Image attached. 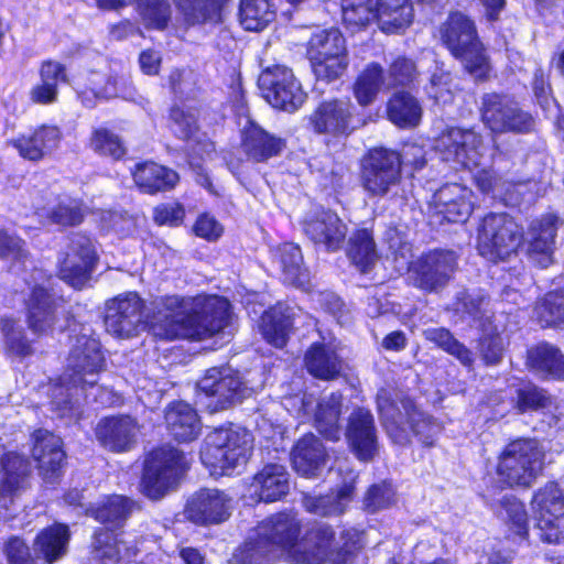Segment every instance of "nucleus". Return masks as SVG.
Listing matches in <instances>:
<instances>
[{
	"label": "nucleus",
	"instance_id": "obj_1",
	"mask_svg": "<svg viewBox=\"0 0 564 564\" xmlns=\"http://www.w3.org/2000/svg\"><path fill=\"white\" fill-rule=\"evenodd\" d=\"M300 521L291 512L274 514L253 528L235 552L238 564H272L284 558L296 564H354L356 551L364 545V533L349 529L343 533V547L330 551L334 532L321 527L299 540Z\"/></svg>",
	"mask_w": 564,
	"mask_h": 564
},
{
	"label": "nucleus",
	"instance_id": "obj_2",
	"mask_svg": "<svg viewBox=\"0 0 564 564\" xmlns=\"http://www.w3.org/2000/svg\"><path fill=\"white\" fill-rule=\"evenodd\" d=\"M230 316V304L223 297L169 295L155 300L150 328L162 339L204 340L227 328Z\"/></svg>",
	"mask_w": 564,
	"mask_h": 564
},
{
	"label": "nucleus",
	"instance_id": "obj_3",
	"mask_svg": "<svg viewBox=\"0 0 564 564\" xmlns=\"http://www.w3.org/2000/svg\"><path fill=\"white\" fill-rule=\"evenodd\" d=\"M105 368V357L97 338L82 334L74 345L69 359L68 371L62 382L46 388L52 403L61 416L77 417L82 399L89 397L88 389H94L98 375Z\"/></svg>",
	"mask_w": 564,
	"mask_h": 564
},
{
	"label": "nucleus",
	"instance_id": "obj_4",
	"mask_svg": "<svg viewBox=\"0 0 564 564\" xmlns=\"http://www.w3.org/2000/svg\"><path fill=\"white\" fill-rule=\"evenodd\" d=\"M378 412L387 434L398 445H406L413 433L425 446H433L442 426L421 412L409 398H399L390 389L377 394Z\"/></svg>",
	"mask_w": 564,
	"mask_h": 564
},
{
	"label": "nucleus",
	"instance_id": "obj_5",
	"mask_svg": "<svg viewBox=\"0 0 564 564\" xmlns=\"http://www.w3.org/2000/svg\"><path fill=\"white\" fill-rule=\"evenodd\" d=\"M435 149L443 161L470 171L477 187L489 193L497 180L488 169L490 154L481 137L473 129L447 128L435 141Z\"/></svg>",
	"mask_w": 564,
	"mask_h": 564
},
{
	"label": "nucleus",
	"instance_id": "obj_6",
	"mask_svg": "<svg viewBox=\"0 0 564 564\" xmlns=\"http://www.w3.org/2000/svg\"><path fill=\"white\" fill-rule=\"evenodd\" d=\"M253 449L252 434L240 426H223L208 433L200 460L212 476H230L243 468Z\"/></svg>",
	"mask_w": 564,
	"mask_h": 564
},
{
	"label": "nucleus",
	"instance_id": "obj_7",
	"mask_svg": "<svg viewBox=\"0 0 564 564\" xmlns=\"http://www.w3.org/2000/svg\"><path fill=\"white\" fill-rule=\"evenodd\" d=\"M442 41L464 68L476 79L490 72L489 58L478 39L474 22L462 12H453L441 29Z\"/></svg>",
	"mask_w": 564,
	"mask_h": 564
},
{
	"label": "nucleus",
	"instance_id": "obj_8",
	"mask_svg": "<svg viewBox=\"0 0 564 564\" xmlns=\"http://www.w3.org/2000/svg\"><path fill=\"white\" fill-rule=\"evenodd\" d=\"M543 459V451L535 440H516L505 447L499 457V480L510 487H529L541 474Z\"/></svg>",
	"mask_w": 564,
	"mask_h": 564
},
{
	"label": "nucleus",
	"instance_id": "obj_9",
	"mask_svg": "<svg viewBox=\"0 0 564 564\" xmlns=\"http://www.w3.org/2000/svg\"><path fill=\"white\" fill-rule=\"evenodd\" d=\"M306 55L321 80H336L348 67L345 37L334 28L315 32L307 43Z\"/></svg>",
	"mask_w": 564,
	"mask_h": 564
},
{
	"label": "nucleus",
	"instance_id": "obj_10",
	"mask_svg": "<svg viewBox=\"0 0 564 564\" xmlns=\"http://www.w3.org/2000/svg\"><path fill=\"white\" fill-rule=\"evenodd\" d=\"M187 468L183 453L172 446L153 449L144 465L142 490L151 499H159L176 485Z\"/></svg>",
	"mask_w": 564,
	"mask_h": 564
},
{
	"label": "nucleus",
	"instance_id": "obj_11",
	"mask_svg": "<svg viewBox=\"0 0 564 564\" xmlns=\"http://www.w3.org/2000/svg\"><path fill=\"white\" fill-rule=\"evenodd\" d=\"M521 241L518 224L506 214H490L482 219L477 248L481 257L497 262L513 253Z\"/></svg>",
	"mask_w": 564,
	"mask_h": 564
},
{
	"label": "nucleus",
	"instance_id": "obj_12",
	"mask_svg": "<svg viewBox=\"0 0 564 564\" xmlns=\"http://www.w3.org/2000/svg\"><path fill=\"white\" fill-rule=\"evenodd\" d=\"M197 401L210 413L227 409L245 398L238 373L230 368H212L197 383Z\"/></svg>",
	"mask_w": 564,
	"mask_h": 564
},
{
	"label": "nucleus",
	"instance_id": "obj_13",
	"mask_svg": "<svg viewBox=\"0 0 564 564\" xmlns=\"http://www.w3.org/2000/svg\"><path fill=\"white\" fill-rule=\"evenodd\" d=\"M401 156L398 152L372 149L362 162L361 181L364 188L373 196H384L401 180Z\"/></svg>",
	"mask_w": 564,
	"mask_h": 564
},
{
	"label": "nucleus",
	"instance_id": "obj_14",
	"mask_svg": "<svg viewBox=\"0 0 564 564\" xmlns=\"http://www.w3.org/2000/svg\"><path fill=\"white\" fill-rule=\"evenodd\" d=\"M259 87L272 107L289 112L297 110L306 98L292 70L282 65L264 69L259 77Z\"/></svg>",
	"mask_w": 564,
	"mask_h": 564
},
{
	"label": "nucleus",
	"instance_id": "obj_15",
	"mask_svg": "<svg viewBox=\"0 0 564 564\" xmlns=\"http://www.w3.org/2000/svg\"><path fill=\"white\" fill-rule=\"evenodd\" d=\"M74 86L84 106L91 108L98 99L120 97L133 99L135 89L128 74L87 72L74 79Z\"/></svg>",
	"mask_w": 564,
	"mask_h": 564
},
{
	"label": "nucleus",
	"instance_id": "obj_16",
	"mask_svg": "<svg viewBox=\"0 0 564 564\" xmlns=\"http://www.w3.org/2000/svg\"><path fill=\"white\" fill-rule=\"evenodd\" d=\"M456 268V256L453 251L434 250L409 267V279L412 284L424 291H437L451 279Z\"/></svg>",
	"mask_w": 564,
	"mask_h": 564
},
{
	"label": "nucleus",
	"instance_id": "obj_17",
	"mask_svg": "<svg viewBox=\"0 0 564 564\" xmlns=\"http://www.w3.org/2000/svg\"><path fill=\"white\" fill-rule=\"evenodd\" d=\"M482 120L494 132H527L533 119L508 97L488 94L482 98Z\"/></svg>",
	"mask_w": 564,
	"mask_h": 564
},
{
	"label": "nucleus",
	"instance_id": "obj_18",
	"mask_svg": "<svg viewBox=\"0 0 564 564\" xmlns=\"http://www.w3.org/2000/svg\"><path fill=\"white\" fill-rule=\"evenodd\" d=\"M97 262L94 241L84 234L69 238L68 250L61 264V278L75 289H80L89 280Z\"/></svg>",
	"mask_w": 564,
	"mask_h": 564
},
{
	"label": "nucleus",
	"instance_id": "obj_19",
	"mask_svg": "<svg viewBox=\"0 0 564 564\" xmlns=\"http://www.w3.org/2000/svg\"><path fill=\"white\" fill-rule=\"evenodd\" d=\"M538 529L542 540L557 543L562 536L560 522L564 517V494L554 482L545 485L533 498Z\"/></svg>",
	"mask_w": 564,
	"mask_h": 564
},
{
	"label": "nucleus",
	"instance_id": "obj_20",
	"mask_svg": "<svg viewBox=\"0 0 564 564\" xmlns=\"http://www.w3.org/2000/svg\"><path fill=\"white\" fill-rule=\"evenodd\" d=\"M143 302L137 293L119 295L108 305L106 330L117 338H129L142 327Z\"/></svg>",
	"mask_w": 564,
	"mask_h": 564
},
{
	"label": "nucleus",
	"instance_id": "obj_21",
	"mask_svg": "<svg viewBox=\"0 0 564 564\" xmlns=\"http://www.w3.org/2000/svg\"><path fill=\"white\" fill-rule=\"evenodd\" d=\"M471 191L457 183L446 184L434 193L430 203L432 217L441 221L464 223L473 212Z\"/></svg>",
	"mask_w": 564,
	"mask_h": 564
},
{
	"label": "nucleus",
	"instance_id": "obj_22",
	"mask_svg": "<svg viewBox=\"0 0 564 564\" xmlns=\"http://www.w3.org/2000/svg\"><path fill=\"white\" fill-rule=\"evenodd\" d=\"M135 536L104 529L95 534L89 564H120L138 555Z\"/></svg>",
	"mask_w": 564,
	"mask_h": 564
},
{
	"label": "nucleus",
	"instance_id": "obj_23",
	"mask_svg": "<svg viewBox=\"0 0 564 564\" xmlns=\"http://www.w3.org/2000/svg\"><path fill=\"white\" fill-rule=\"evenodd\" d=\"M303 231L316 245L327 250L339 249L347 235V227L333 212L318 209L310 212L303 223Z\"/></svg>",
	"mask_w": 564,
	"mask_h": 564
},
{
	"label": "nucleus",
	"instance_id": "obj_24",
	"mask_svg": "<svg viewBox=\"0 0 564 564\" xmlns=\"http://www.w3.org/2000/svg\"><path fill=\"white\" fill-rule=\"evenodd\" d=\"M231 499L218 489H200L186 505V517L197 524L219 523L230 513Z\"/></svg>",
	"mask_w": 564,
	"mask_h": 564
},
{
	"label": "nucleus",
	"instance_id": "obj_25",
	"mask_svg": "<svg viewBox=\"0 0 564 564\" xmlns=\"http://www.w3.org/2000/svg\"><path fill=\"white\" fill-rule=\"evenodd\" d=\"M37 477L42 479L46 488L56 486L64 474L65 452L62 440L48 433L37 430Z\"/></svg>",
	"mask_w": 564,
	"mask_h": 564
},
{
	"label": "nucleus",
	"instance_id": "obj_26",
	"mask_svg": "<svg viewBox=\"0 0 564 564\" xmlns=\"http://www.w3.org/2000/svg\"><path fill=\"white\" fill-rule=\"evenodd\" d=\"M346 436L360 460H370L377 454L378 441L370 411L358 409L350 415Z\"/></svg>",
	"mask_w": 564,
	"mask_h": 564
},
{
	"label": "nucleus",
	"instance_id": "obj_27",
	"mask_svg": "<svg viewBox=\"0 0 564 564\" xmlns=\"http://www.w3.org/2000/svg\"><path fill=\"white\" fill-rule=\"evenodd\" d=\"M139 433L137 422L130 416H111L102 419L96 427L97 440L112 452L130 451Z\"/></svg>",
	"mask_w": 564,
	"mask_h": 564
},
{
	"label": "nucleus",
	"instance_id": "obj_28",
	"mask_svg": "<svg viewBox=\"0 0 564 564\" xmlns=\"http://www.w3.org/2000/svg\"><path fill=\"white\" fill-rule=\"evenodd\" d=\"M561 223L557 216L549 214L532 221L527 235L529 254L541 267L552 262L555 235Z\"/></svg>",
	"mask_w": 564,
	"mask_h": 564
},
{
	"label": "nucleus",
	"instance_id": "obj_29",
	"mask_svg": "<svg viewBox=\"0 0 564 564\" xmlns=\"http://www.w3.org/2000/svg\"><path fill=\"white\" fill-rule=\"evenodd\" d=\"M283 141L263 130L254 121L246 117L241 128V150L248 159L263 162L278 155L283 149Z\"/></svg>",
	"mask_w": 564,
	"mask_h": 564
},
{
	"label": "nucleus",
	"instance_id": "obj_30",
	"mask_svg": "<svg viewBox=\"0 0 564 564\" xmlns=\"http://www.w3.org/2000/svg\"><path fill=\"white\" fill-rule=\"evenodd\" d=\"M290 489V474L285 466L268 464L254 475L249 490L259 501L273 502L285 497Z\"/></svg>",
	"mask_w": 564,
	"mask_h": 564
},
{
	"label": "nucleus",
	"instance_id": "obj_31",
	"mask_svg": "<svg viewBox=\"0 0 564 564\" xmlns=\"http://www.w3.org/2000/svg\"><path fill=\"white\" fill-rule=\"evenodd\" d=\"M326 451L314 434H306L294 445L291 460L295 471L307 478L316 477L326 462Z\"/></svg>",
	"mask_w": 564,
	"mask_h": 564
},
{
	"label": "nucleus",
	"instance_id": "obj_32",
	"mask_svg": "<svg viewBox=\"0 0 564 564\" xmlns=\"http://www.w3.org/2000/svg\"><path fill=\"white\" fill-rule=\"evenodd\" d=\"M350 108L348 100H330L321 104L310 121L317 133H347L350 128Z\"/></svg>",
	"mask_w": 564,
	"mask_h": 564
},
{
	"label": "nucleus",
	"instance_id": "obj_33",
	"mask_svg": "<svg viewBox=\"0 0 564 564\" xmlns=\"http://www.w3.org/2000/svg\"><path fill=\"white\" fill-rule=\"evenodd\" d=\"M170 433L178 441L189 442L198 437L202 423L196 410L185 402H174L165 411Z\"/></svg>",
	"mask_w": 564,
	"mask_h": 564
},
{
	"label": "nucleus",
	"instance_id": "obj_34",
	"mask_svg": "<svg viewBox=\"0 0 564 564\" xmlns=\"http://www.w3.org/2000/svg\"><path fill=\"white\" fill-rule=\"evenodd\" d=\"M295 316L294 308L283 304L264 312L260 323L263 338L278 348L283 347L295 322Z\"/></svg>",
	"mask_w": 564,
	"mask_h": 564
},
{
	"label": "nucleus",
	"instance_id": "obj_35",
	"mask_svg": "<svg viewBox=\"0 0 564 564\" xmlns=\"http://www.w3.org/2000/svg\"><path fill=\"white\" fill-rule=\"evenodd\" d=\"M414 19L411 0H378L377 22L384 33H400L408 29Z\"/></svg>",
	"mask_w": 564,
	"mask_h": 564
},
{
	"label": "nucleus",
	"instance_id": "obj_36",
	"mask_svg": "<svg viewBox=\"0 0 564 564\" xmlns=\"http://www.w3.org/2000/svg\"><path fill=\"white\" fill-rule=\"evenodd\" d=\"M355 494L354 484L346 482L336 491H332L326 496H310L303 498V506L310 513L323 517L343 514Z\"/></svg>",
	"mask_w": 564,
	"mask_h": 564
},
{
	"label": "nucleus",
	"instance_id": "obj_37",
	"mask_svg": "<svg viewBox=\"0 0 564 564\" xmlns=\"http://www.w3.org/2000/svg\"><path fill=\"white\" fill-rule=\"evenodd\" d=\"M305 366L312 376L324 380L334 379L341 370V361L332 343L313 344L305 355Z\"/></svg>",
	"mask_w": 564,
	"mask_h": 564
},
{
	"label": "nucleus",
	"instance_id": "obj_38",
	"mask_svg": "<svg viewBox=\"0 0 564 564\" xmlns=\"http://www.w3.org/2000/svg\"><path fill=\"white\" fill-rule=\"evenodd\" d=\"M527 365L542 377L564 379V356L554 346L540 344L528 351Z\"/></svg>",
	"mask_w": 564,
	"mask_h": 564
},
{
	"label": "nucleus",
	"instance_id": "obj_39",
	"mask_svg": "<svg viewBox=\"0 0 564 564\" xmlns=\"http://www.w3.org/2000/svg\"><path fill=\"white\" fill-rule=\"evenodd\" d=\"M132 175L137 186L145 193L171 188L178 181L174 171L153 162L138 164Z\"/></svg>",
	"mask_w": 564,
	"mask_h": 564
},
{
	"label": "nucleus",
	"instance_id": "obj_40",
	"mask_svg": "<svg viewBox=\"0 0 564 564\" xmlns=\"http://www.w3.org/2000/svg\"><path fill=\"white\" fill-rule=\"evenodd\" d=\"M274 261L282 271L283 281L288 284L304 288L308 282L306 270L302 267V253L294 243H284L274 251Z\"/></svg>",
	"mask_w": 564,
	"mask_h": 564
},
{
	"label": "nucleus",
	"instance_id": "obj_41",
	"mask_svg": "<svg viewBox=\"0 0 564 564\" xmlns=\"http://www.w3.org/2000/svg\"><path fill=\"white\" fill-rule=\"evenodd\" d=\"M276 15L273 0H240L239 22L247 31L264 30Z\"/></svg>",
	"mask_w": 564,
	"mask_h": 564
},
{
	"label": "nucleus",
	"instance_id": "obj_42",
	"mask_svg": "<svg viewBox=\"0 0 564 564\" xmlns=\"http://www.w3.org/2000/svg\"><path fill=\"white\" fill-rule=\"evenodd\" d=\"M388 118L401 128L416 127L422 117L419 101L408 93L394 94L388 102Z\"/></svg>",
	"mask_w": 564,
	"mask_h": 564
},
{
	"label": "nucleus",
	"instance_id": "obj_43",
	"mask_svg": "<svg viewBox=\"0 0 564 564\" xmlns=\"http://www.w3.org/2000/svg\"><path fill=\"white\" fill-rule=\"evenodd\" d=\"M68 541V528L64 524H54L43 530L37 536L40 557L47 564L61 560L67 552Z\"/></svg>",
	"mask_w": 564,
	"mask_h": 564
},
{
	"label": "nucleus",
	"instance_id": "obj_44",
	"mask_svg": "<svg viewBox=\"0 0 564 564\" xmlns=\"http://www.w3.org/2000/svg\"><path fill=\"white\" fill-rule=\"evenodd\" d=\"M347 253L361 272H368L378 260L372 234L367 229L354 232L349 238Z\"/></svg>",
	"mask_w": 564,
	"mask_h": 564
},
{
	"label": "nucleus",
	"instance_id": "obj_45",
	"mask_svg": "<svg viewBox=\"0 0 564 564\" xmlns=\"http://www.w3.org/2000/svg\"><path fill=\"white\" fill-rule=\"evenodd\" d=\"M341 395L332 393L318 403L315 414L316 429L330 441H337L340 436L338 417L340 413Z\"/></svg>",
	"mask_w": 564,
	"mask_h": 564
},
{
	"label": "nucleus",
	"instance_id": "obj_46",
	"mask_svg": "<svg viewBox=\"0 0 564 564\" xmlns=\"http://www.w3.org/2000/svg\"><path fill=\"white\" fill-rule=\"evenodd\" d=\"M384 85L383 70L379 64L368 65L358 76L354 93L361 106L371 104Z\"/></svg>",
	"mask_w": 564,
	"mask_h": 564
},
{
	"label": "nucleus",
	"instance_id": "obj_47",
	"mask_svg": "<svg viewBox=\"0 0 564 564\" xmlns=\"http://www.w3.org/2000/svg\"><path fill=\"white\" fill-rule=\"evenodd\" d=\"M134 508V502L128 498L112 496L104 500L96 509H91L90 512L99 522L118 527Z\"/></svg>",
	"mask_w": 564,
	"mask_h": 564
},
{
	"label": "nucleus",
	"instance_id": "obj_48",
	"mask_svg": "<svg viewBox=\"0 0 564 564\" xmlns=\"http://www.w3.org/2000/svg\"><path fill=\"white\" fill-rule=\"evenodd\" d=\"M224 0H175L176 7L188 25L215 20Z\"/></svg>",
	"mask_w": 564,
	"mask_h": 564
},
{
	"label": "nucleus",
	"instance_id": "obj_49",
	"mask_svg": "<svg viewBox=\"0 0 564 564\" xmlns=\"http://www.w3.org/2000/svg\"><path fill=\"white\" fill-rule=\"evenodd\" d=\"M378 0H341L344 23L351 29H359L377 21Z\"/></svg>",
	"mask_w": 564,
	"mask_h": 564
},
{
	"label": "nucleus",
	"instance_id": "obj_50",
	"mask_svg": "<svg viewBox=\"0 0 564 564\" xmlns=\"http://www.w3.org/2000/svg\"><path fill=\"white\" fill-rule=\"evenodd\" d=\"M41 84H37V102H53L57 95V86L65 82V72L61 64L56 62H46L42 64Z\"/></svg>",
	"mask_w": 564,
	"mask_h": 564
},
{
	"label": "nucleus",
	"instance_id": "obj_51",
	"mask_svg": "<svg viewBox=\"0 0 564 564\" xmlns=\"http://www.w3.org/2000/svg\"><path fill=\"white\" fill-rule=\"evenodd\" d=\"M4 470L3 490L15 494L24 488L26 481V462L18 454L8 453L1 458Z\"/></svg>",
	"mask_w": 564,
	"mask_h": 564
},
{
	"label": "nucleus",
	"instance_id": "obj_52",
	"mask_svg": "<svg viewBox=\"0 0 564 564\" xmlns=\"http://www.w3.org/2000/svg\"><path fill=\"white\" fill-rule=\"evenodd\" d=\"M137 10L147 28L164 29L171 15L167 0H138Z\"/></svg>",
	"mask_w": 564,
	"mask_h": 564
},
{
	"label": "nucleus",
	"instance_id": "obj_53",
	"mask_svg": "<svg viewBox=\"0 0 564 564\" xmlns=\"http://www.w3.org/2000/svg\"><path fill=\"white\" fill-rule=\"evenodd\" d=\"M516 393L514 408L520 413L544 410L552 405L550 395L543 389L531 383L517 389Z\"/></svg>",
	"mask_w": 564,
	"mask_h": 564
},
{
	"label": "nucleus",
	"instance_id": "obj_54",
	"mask_svg": "<svg viewBox=\"0 0 564 564\" xmlns=\"http://www.w3.org/2000/svg\"><path fill=\"white\" fill-rule=\"evenodd\" d=\"M90 148L96 153L115 160H119L126 154V148L120 138L105 128L96 129L93 132Z\"/></svg>",
	"mask_w": 564,
	"mask_h": 564
},
{
	"label": "nucleus",
	"instance_id": "obj_55",
	"mask_svg": "<svg viewBox=\"0 0 564 564\" xmlns=\"http://www.w3.org/2000/svg\"><path fill=\"white\" fill-rule=\"evenodd\" d=\"M425 338L442 347L448 354L455 356L463 365L470 366L471 352L456 341L448 330L444 328H429L424 332Z\"/></svg>",
	"mask_w": 564,
	"mask_h": 564
},
{
	"label": "nucleus",
	"instance_id": "obj_56",
	"mask_svg": "<svg viewBox=\"0 0 564 564\" xmlns=\"http://www.w3.org/2000/svg\"><path fill=\"white\" fill-rule=\"evenodd\" d=\"M535 313L540 322L546 326L564 322V289L547 293L536 305Z\"/></svg>",
	"mask_w": 564,
	"mask_h": 564
},
{
	"label": "nucleus",
	"instance_id": "obj_57",
	"mask_svg": "<svg viewBox=\"0 0 564 564\" xmlns=\"http://www.w3.org/2000/svg\"><path fill=\"white\" fill-rule=\"evenodd\" d=\"M427 95L438 105L452 102L454 93L452 90V76L443 66L436 65L430 85L426 87Z\"/></svg>",
	"mask_w": 564,
	"mask_h": 564
},
{
	"label": "nucleus",
	"instance_id": "obj_58",
	"mask_svg": "<svg viewBox=\"0 0 564 564\" xmlns=\"http://www.w3.org/2000/svg\"><path fill=\"white\" fill-rule=\"evenodd\" d=\"M2 330L6 336L7 348L18 355L28 356L32 354L31 341L26 339L24 328L20 322L6 319Z\"/></svg>",
	"mask_w": 564,
	"mask_h": 564
},
{
	"label": "nucleus",
	"instance_id": "obj_59",
	"mask_svg": "<svg viewBox=\"0 0 564 564\" xmlns=\"http://www.w3.org/2000/svg\"><path fill=\"white\" fill-rule=\"evenodd\" d=\"M395 503V491L391 484L382 482L371 486L364 499L367 511L377 512Z\"/></svg>",
	"mask_w": 564,
	"mask_h": 564
},
{
	"label": "nucleus",
	"instance_id": "obj_60",
	"mask_svg": "<svg viewBox=\"0 0 564 564\" xmlns=\"http://www.w3.org/2000/svg\"><path fill=\"white\" fill-rule=\"evenodd\" d=\"M416 67L413 61L398 56L389 67L387 87L408 86L416 78Z\"/></svg>",
	"mask_w": 564,
	"mask_h": 564
},
{
	"label": "nucleus",
	"instance_id": "obj_61",
	"mask_svg": "<svg viewBox=\"0 0 564 564\" xmlns=\"http://www.w3.org/2000/svg\"><path fill=\"white\" fill-rule=\"evenodd\" d=\"M86 208L80 202L67 199L59 203L51 213L52 220L62 226H75L82 223Z\"/></svg>",
	"mask_w": 564,
	"mask_h": 564
},
{
	"label": "nucleus",
	"instance_id": "obj_62",
	"mask_svg": "<svg viewBox=\"0 0 564 564\" xmlns=\"http://www.w3.org/2000/svg\"><path fill=\"white\" fill-rule=\"evenodd\" d=\"M171 122L173 132L181 139L188 140L197 131L196 115L191 110L174 107L171 111Z\"/></svg>",
	"mask_w": 564,
	"mask_h": 564
},
{
	"label": "nucleus",
	"instance_id": "obj_63",
	"mask_svg": "<svg viewBox=\"0 0 564 564\" xmlns=\"http://www.w3.org/2000/svg\"><path fill=\"white\" fill-rule=\"evenodd\" d=\"M502 509L514 533L523 538L528 532V519L523 503L516 498H508L503 501Z\"/></svg>",
	"mask_w": 564,
	"mask_h": 564
},
{
	"label": "nucleus",
	"instance_id": "obj_64",
	"mask_svg": "<svg viewBox=\"0 0 564 564\" xmlns=\"http://www.w3.org/2000/svg\"><path fill=\"white\" fill-rule=\"evenodd\" d=\"M185 216L184 208L178 203L161 204L154 208L153 217L156 224L178 226Z\"/></svg>",
	"mask_w": 564,
	"mask_h": 564
}]
</instances>
